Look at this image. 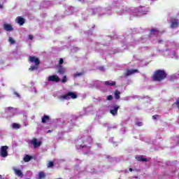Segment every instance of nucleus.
I'll return each mask as SVG.
<instances>
[{
  "label": "nucleus",
  "instance_id": "35",
  "mask_svg": "<svg viewBox=\"0 0 179 179\" xmlns=\"http://www.w3.org/2000/svg\"><path fill=\"white\" fill-rule=\"evenodd\" d=\"M125 13H127V10H120V11L118 13L119 15H124V14H125Z\"/></svg>",
  "mask_w": 179,
  "mask_h": 179
},
{
  "label": "nucleus",
  "instance_id": "26",
  "mask_svg": "<svg viewBox=\"0 0 179 179\" xmlns=\"http://www.w3.org/2000/svg\"><path fill=\"white\" fill-rule=\"evenodd\" d=\"M29 160H31V157L29 155H25L24 157V162L27 163Z\"/></svg>",
  "mask_w": 179,
  "mask_h": 179
},
{
  "label": "nucleus",
  "instance_id": "47",
  "mask_svg": "<svg viewBox=\"0 0 179 179\" xmlns=\"http://www.w3.org/2000/svg\"><path fill=\"white\" fill-rule=\"evenodd\" d=\"M50 132H52L51 130L48 131V133L50 134Z\"/></svg>",
  "mask_w": 179,
  "mask_h": 179
},
{
  "label": "nucleus",
  "instance_id": "8",
  "mask_svg": "<svg viewBox=\"0 0 179 179\" xmlns=\"http://www.w3.org/2000/svg\"><path fill=\"white\" fill-rule=\"evenodd\" d=\"M179 22L178 20L176 18L171 19V29H177L178 27Z\"/></svg>",
  "mask_w": 179,
  "mask_h": 179
},
{
  "label": "nucleus",
  "instance_id": "7",
  "mask_svg": "<svg viewBox=\"0 0 179 179\" xmlns=\"http://www.w3.org/2000/svg\"><path fill=\"white\" fill-rule=\"evenodd\" d=\"M0 155L1 156V157H7L8 146H6V145L1 146V150H0Z\"/></svg>",
  "mask_w": 179,
  "mask_h": 179
},
{
  "label": "nucleus",
  "instance_id": "38",
  "mask_svg": "<svg viewBox=\"0 0 179 179\" xmlns=\"http://www.w3.org/2000/svg\"><path fill=\"white\" fill-rule=\"evenodd\" d=\"M107 100H113V96L112 95H108L107 96Z\"/></svg>",
  "mask_w": 179,
  "mask_h": 179
},
{
  "label": "nucleus",
  "instance_id": "42",
  "mask_svg": "<svg viewBox=\"0 0 179 179\" xmlns=\"http://www.w3.org/2000/svg\"><path fill=\"white\" fill-rule=\"evenodd\" d=\"M29 40H31L33 38V35H29Z\"/></svg>",
  "mask_w": 179,
  "mask_h": 179
},
{
  "label": "nucleus",
  "instance_id": "52",
  "mask_svg": "<svg viewBox=\"0 0 179 179\" xmlns=\"http://www.w3.org/2000/svg\"><path fill=\"white\" fill-rule=\"evenodd\" d=\"M159 52H160V50H159Z\"/></svg>",
  "mask_w": 179,
  "mask_h": 179
},
{
  "label": "nucleus",
  "instance_id": "20",
  "mask_svg": "<svg viewBox=\"0 0 179 179\" xmlns=\"http://www.w3.org/2000/svg\"><path fill=\"white\" fill-rule=\"evenodd\" d=\"M104 83L106 86H115V81H106Z\"/></svg>",
  "mask_w": 179,
  "mask_h": 179
},
{
  "label": "nucleus",
  "instance_id": "51",
  "mask_svg": "<svg viewBox=\"0 0 179 179\" xmlns=\"http://www.w3.org/2000/svg\"><path fill=\"white\" fill-rule=\"evenodd\" d=\"M159 31H158V34H159Z\"/></svg>",
  "mask_w": 179,
  "mask_h": 179
},
{
  "label": "nucleus",
  "instance_id": "50",
  "mask_svg": "<svg viewBox=\"0 0 179 179\" xmlns=\"http://www.w3.org/2000/svg\"><path fill=\"white\" fill-rule=\"evenodd\" d=\"M71 13H72V11L71 13H69V15H71Z\"/></svg>",
  "mask_w": 179,
  "mask_h": 179
},
{
  "label": "nucleus",
  "instance_id": "27",
  "mask_svg": "<svg viewBox=\"0 0 179 179\" xmlns=\"http://www.w3.org/2000/svg\"><path fill=\"white\" fill-rule=\"evenodd\" d=\"M152 80L155 82L157 80V71H155L154 75L152 76Z\"/></svg>",
  "mask_w": 179,
  "mask_h": 179
},
{
  "label": "nucleus",
  "instance_id": "2",
  "mask_svg": "<svg viewBox=\"0 0 179 179\" xmlns=\"http://www.w3.org/2000/svg\"><path fill=\"white\" fill-rule=\"evenodd\" d=\"M29 62H32V64H35V66H31L29 71H36L38 69V65H40V60L38 58L36 57H29Z\"/></svg>",
  "mask_w": 179,
  "mask_h": 179
},
{
  "label": "nucleus",
  "instance_id": "49",
  "mask_svg": "<svg viewBox=\"0 0 179 179\" xmlns=\"http://www.w3.org/2000/svg\"><path fill=\"white\" fill-rule=\"evenodd\" d=\"M1 8H2V5L0 4V9H1Z\"/></svg>",
  "mask_w": 179,
  "mask_h": 179
},
{
  "label": "nucleus",
  "instance_id": "30",
  "mask_svg": "<svg viewBox=\"0 0 179 179\" xmlns=\"http://www.w3.org/2000/svg\"><path fill=\"white\" fill-rule=\"evenodd\" d=\"M59 73H65V69L63 68L62 66H60L59 68Z\"/></svg>",
  "mask_w": 179,
  "mask_h": 179
},
{
  "label": "nucleus",
  "instance_id": "28",
  "mask_svg": "<svg viewBox=\"0 0 179 179\" xmlns=\"http://www.w3.org/2000/svg\"><path fill=\"white\" fill-rule=\"evenodd\" d=\"M44 177H45V173L44 172H39L38 179L44 178Z\"/></svg>",
  "mask_w": 179,
  "mask_h": 179
},
{
  "label": "nucleus",
  "instance_id": "34",
  "mask_svg": "<svg viewBox=\"0 0 179 179\" xmlns=\"http://www.w3.org/2000/svg\"><path fill=\"white\" fill-rule=\"evenodd\" d=\"M52 166H54V162H50L48 164V168L52 167Z\"/></svg>",
  "mask_w": 179,
  "mask_h": 179
},
{
  "label": "nucleus",
  "instance_id": "4",
  "mask_svg": "<svg viewBox=\"0 0 179 179\" xmlns=\"http://www.w3.org/2000/svg\"><path fill=\"white\" fill-rule=\"evenodd\" d=\"M164 55L168 57V58H173L174 59H178V56L175 51L166 50L164 52Z\"/></svg>",
  "mask_w": 179,
  "mask_h": 179
},
{
  "label": "nucleus",
  "instance_id": "37",
  "mask_svg": "<svg viewBox=\"0 0 179 179\" xmlns=\"http://www.w3.org/2000/svg\"><path fill=\"white\" fill-rule=\"evenodd\" d=\"M59 65H62V64H64V59H60L59 61Z\"/></svg>",
  "mask_w": 179,
  "mask_h": 179
},
{
  "label": "nucleus",
  "instance_id": "41",
  "mask_svg": "<svg viewBox=\"0 0 179 179\" xmlns=\"http://www.w3.org/2000/svg\"><path fill=\"white\" fill-rule=\"evenodd\" d=\"M90 108H87L86 109H85V114H87V112L89 111V109H90Z\"/></svg>",
  "mask_w": 179,
  "mask_h": 179
},
{
  "label": "nucleus",
  "instance_id": "39",
  "mask_svg": "<svg viewBox=\"0 0 179 179\" xmlns=\"http://www.w3.org/2000/svg\"><path fill=\"white\" fill-rule=\"evenodd\" d=\"M14 94L16 95V97H20V95L16 92H14Z\"/></svg>",
  "mask_w": 179,
  "mask_h": 179
},
{
  "label": "nucleus",
  "instance_id": "44",
  "mask_svg": "<svg viewBox=\"0 0 179 179\" xmlns=\"http://www.w3.org/2000/svg\"><path fill=\"white\" fill-rule=\"evenodd\" d=\"M69 9H70V10H73V7L71 6V7L69 8Z\"/></svg>",
  "mask_w": 179,
  "mask_h": 179
},
{
  "label": "nucleus",
  "instance_id": "12",
  "mask_svg": "<svg viewBox=\"0 0 179 179\" xmlns=\"http://www.w3.org/2000/svg\"><path fill=\"white\" fill-rule=\"evenodd\" d=\"M73 128V123L72 122H68L64 126V129H66V132H71Z\"/></svg>",
  "mask_w": 179,
  "mask_h": 179
},
{
  "label": "nucleus",
  "instance_id": "24",
  "mask_svg": "<svg viewBox=\"0 0 179 179\" xmlns=\"http://www.w3.org/2000/svg\"><path fill=\"white\" fill-rule=\"evenodd\" d=\"M121 94V92H120V91L116 90L115 92V99H116V100H118V99H120V95Z\"/></svg>",
  "mask_w": 179,
  "mask_h": 179
},
{
  "label": "nucleus",
  "instance_id": "21",
  "mask_svg": "<svg viewBox=\"0 0 179 179\" xmlns=\"http://www.w3.org/2000/svg\"><path fill=\"white\" fill-rule=\"evenodd\" d=\"M14 171H15V174H16V176H18V177H22V176H23V173L20 170L15 169Z\"/></svg>",
  "mask_w": 179,
  "mask_h": 179
},
{
  "label": "nucleus",
  "instance_id": "5",
  "mask_svg": "<svg viewBox=\"0 0 179 179\" xmlns=\"http://www.w3.org/2000/svg\"><path fill=\"white\" fill-rule=\"evenodd\" d=\"M29 143L34 146V149H37V148H40L41 146V141L38 139L34 138L29 141Z\"/></svg>",
  "mask_w": 179,
  "mask_h": 179
},
{
  "label": "nucleus",
  "instance_id": "9",
  "mask_svg": "<svg viewBox=\"0 0 179 179\" xmlns=\"http://www.w3.org/2000/svg\"><path fill=\"white\" fill-rule=\"evenodd\" d=\"M118 108H120L118 105L112 106L110 110V114H112V115H117V114H118Z\"/></svg>",
  "mask_w": 179,
  "mask_h": 179
},
{
  "label": "nucleus",
  "instance_id": "45",
  "mask_svg": "<svg viewBox=\"0 0 179 179\" xmlns=\"http://www.w3.org/2000/svg\"><path fill=\"white\" fill-rule=\"evenodd\" d=\"M129 170V171H134V169H132V168H130Z\"/></svg>",
  "mask_w": 179,
  "mask_h": 179
},
{
  "label": "nucleus",
  "instance_id": "10",
  "mask_svg": "<svg viewBox=\"0 0 179 179\" xmlns=\"http://www.w3.org/2000/svg\"><path fill=\"white\" fill-rule=\"evenodd\" d=\"M48 82H55L56 83H57V82H59V80H61V79L59 78V77H58V76L53 75V76H49L48 78Z\"/></svg>",
  "mask_w": 179,
  "mask_h": 179
},
{
  "label": "nucleus",
  "instance_id": "1",
  "mask_svg": "<svg viewBox=\"0 0 179 179\" xmlns=\"http://www.w3.org/2000/svg\"><path fill=\"white\" fill-rule=\"evenodd\" d=\"M92 142V137L87 134H85L76 140V146L77 149H84L83 150L85 149L87 151L84 152L85 155H89V148H90Z\"/></svg>",
  "mask_w": 179,
  "mask_h": 179
},
{
  "label": "nucleus",
  "instance_id": "32",
  "mask_svg": "<svg viewBox=\"0 0 179 179\" xmlns=\"http://www.w3.org/2000/svg\"><path fill=\"white\" fill-rule=\"evenodd\" d=\"M68 80L66 76H64L62 80V83H66V82Z\"/></svg>",
  "mask_w": 179,
  "mask_h": 179
},
{
  "label": "nucleus",
  "instance_id": "18",
  "mask_svg": "<svg viewBox=\"0 0 179 179\" xmlns=\"http://www.w3.org/2000/svg\"><path fill=\"white\" fill-rule=\"evenodd\" d=\"M136 159L138 162H148V159L146 157H143V155H140L138 157H136Z\"/></svg>",
  "mask_w": 179,
  "mask_h": 179
},
{
  "label": "nucleus",
  "instance_id": "11",
  "mask_svg": "<svg viewBox=\"0 0 179 179\" xmlns=\"http://www.w3.org/2000/svg\"><path fill=\"white\" fill-rule=\"evenodd\" d=\"M136 10L141 13V15H146L149 12V8L148 7H139Z\"/></svg>",
  "mask_w": 179,
  "mask_h": 179
},
{
  "label": "nucleus",
  "instance_id": "46",
  "mask_svg": "<svg viewBox=\"0 0 179 179\" xmlns=\"http://www.w3.org/2000/svg\"><path fill=\"white\" fill-rule=\"evenodd\" d=\"M159 44L162 43V40L158 41Z\"/></svg>",
  "mask_w": 179,
  "mask_h": 179
},
{
  "label": "nucleus",
  "instance_id": "23",
  "mask_svg": "<svg viewBox=\"0 0 179 179\" xmlns=\"http://www.w3.org/2000/svg\"><path fill=\"white\" fill-rule=\"evenodd\" d=\"M157 33V31H156V29H151L150 33V37H153V36H155Z\"/></svg>",
  "mask_w": 179,
  "mask_h": 179
},
{
  "label": "nucleus",
  "instance_id": "6",
  "mask_svg": "<svg viewBox=\"0 0 179 179\" xmlns=\"http://www.w3.org/2000/svg\"><path fill=\"white\" fill-rule=\"evenodd\" d=\"M166 76H167V74L164 71L157 70V82H160V80L166 79Z\"/></svg>",
  "mask_w": 179,
  "mask_h": 179
},
{
  "label": "nucleus",
  "instance_id": "25",
  "mask_svg": "<svg viewBox=\"0 0 179 179\" xmlns=\"http://www.w3.org/2000/svg\"><path fill=\"white\" fill-rule=\"evenodd\" d=\"M83 75V72H76L73 74L74 78H79V76H82Z\"/></svg>",
  "mask_w": 179,
  "mask_h": 179
},
{
  "label": "nucleus",
  "instance_id": "22",
  "mask_svg": "<svg viewBox=\"0 0 179 179\" xmlns=\"http://www.w3.org/2000/svg\"><path fill=\"white\" fill-rule=\"evenodd\" d=\"M11 127H12L13 129H20V124H19L17 123H13L11 124Z\"/></svg>",
  "mask_w": 179,
  "mask_h": 179
},
{
  "label": "nucleus",
  "instance_id": "17",
  "mask_svg": "<svg viewBox=\"0 0 179 179\" xmlns=\"http://www.w3.org/2000/svg\"><path fill=\"white\" fill-rule=\"evenodd\" d=\"M136 72H138L137 69H130V70H127L125 76H130V75H134V73H136Z\"/></svg>",
  "mask_w": 179,
  "mask_h": 179
},
{
  "label": "nucleus",
  "instance_id": "48",
  "mask_svg": "<svg viewBox=\"0 0 179 179\" xmlns=\"http://www.w3.org/2000/svg\"><path fill=\"white\" fill-rule=\"evenodd\" d=\"M2 178V175H0V179Z\"/></svg>",
  "mask_w": 179,
  "mask_h": 179
},
{
  "label": "nucleus",
  "instance_id": "36",
  "mask_svg": "<svg viewBox=\"0 0 179 179\" xmlns=\"http://www.w3.org/2000/svg\"><path fill=\"white\" fill-rule=\"evenodd\" d=\"M136 125H137L138 127H142V125H143V123H142V122H139L136 123Z\"/></svg>",
  "mask_w": 179,
  "mask_h": 179
},
{
  "label": "nucleus",
  "instance_id": "3",
  "mask_svg": "<svg viewBox=\"0 0 179 179\" xmlns=\"http://www.w3.org/2000/svg\"><path fill=\"white\" fill-rule=\"evenodd\" d=\"M78 95L75 92H69L65 95L59 96V100L64 101V100H69V99H76Z\"/></svg>",
  "mask_w": 179,
  "mask_h": 179
},
{
  "label": "nucleus",
  "instance_id": "19",
  "mask_svg": "<svg viewBox=\"0 0 179 179\" xmlns=\"http://www.w3.org/2000/svg\"><path fill=\"white\" fill-rule=\"evenodd\" d=\"M48 121H50V116L44 115V117H42L43 124H45V122H48Z\"/></svg>",
  "mask_w": 179,
  "mask_h": 179
},
{
  "label": "nucleus",
  "instance_id": "14",
  "mask_svg": "<svg viewBox=\"0 0 179 179\" xmlns=\"http://www.w3.org/2000/svg\"><path fill=\"white\" fill-rule=\"evenodd\" d=\"M3 29L6 31H12L13 30V27L10 24H4Z\"/></svg>",
  "mask_w": 179,
  "mask_h": 179
},
{
  "label": "nucleus",
  "instance_id": "16",
  "mask_svg": "<svg viewBox=\"0 0 179 179\" xmlns=\"http://www.w3.org/2000/svg\"><path fill=\"white\" fill-rule=\"evenodd\" d=\"M6 113H11V114H13V115H14L15 113H16V109L14 108L13 107H8V108H6Z\"/></svg>",
  "mask_w": 179,
  "mask_h": 179
},
{
  "label": "nucleus",
  "instance_id": "31",
  "mask_svg": "<svg viewBox=\"0 0 179 179\" xmlns=\"http://www.w3.org/2000/svg\"><path fill=\"white\" fill-rule=\"evenodd\" d=\"M8 41L10 43V44H15V40L12 37H9Z\"/></svg>",
  "mask_w": 179,
  "mask_h": 179
},
{
  "label": "nucleus",
  "instance_id": "33",
  "mask_svg": "<svg viewBox=\"0 0 179 179\" xmlns=\"http://www.w3.org/2000/svg\"><path fill=\"white\" fill-rule=\"evenodd\" d=\"M48 3H49L48 1H44V2L42 3V6H43V8H47V6H45V5H47V4H48Z\"/></svg>",
  "mask_w": 179,
  "mask_h": 179
},
{
  "label": "nucleus",
  "instance_id": "40",
  "mask_svg": "<svg viewBox=\"0 0 179 179\" xmlns=\"http://www.w3.org/2000/svg\"><path fill=\"white\" fill-rule=\"evenodd\" d=\"M153 120H157V115H155L152 116Z\"/></svg>",
  "mask_w": 179,
  "mask_h": 179
},
{
  "label": "nucleus",
  "instance_id": "29",
  "mask_svg": "<svg viewBox=\"0 0 179 179\" xmlns=\"http://www.w3.org/2000/svg\"><path fill=\"white\" fill-rule=\"evenodd\" d=\"M179 76H176V75H173L171 76L170 78V80H174L176 79H178Z\"/></svg>",
  "mask_w": 179,
  "mask_h": 179
},
{
  "label": "nucleus",
  "instance_id": "15",
  "mask_svg": "<svg viewBox=\"0 0 179 179\" xmlns=\"http://www.w3.org/2000/svg\"><path fill=\"white\" fill-rule=\"evenodd\" d=\"M15 22H17V23L18 24H20V26L24 24V22H25V20L24 18L22 17H17L15 20Z\"/></svg>",
  "mask_w": 179,
  "mask_h": 179
},
{
  "label": "nucleus",
  "instance_id": "43",
  "mask_svg": "<svg viewBox=\"0 0 179 179\" xmlns=\"http://www.w3.org/2000/svg\"><path fill=\"white\" fill-rule=\"evenodd\" d=\"M114 138H110V140H109V142H110V143H113V140Z\"/></svg>",
  "mask_w": 179,
  "mask_h": 179
},
{
  "label": "nucleus",
  "instance_id": "13",
  "mask_svg": "<svg viewBox=\"0 0 179 179\" xmlns=\"http://www.w3.org/2000/svg\"><path fill=\"white\" fill-rule=\"evenodd\" d=\"M84 171H87V173H91L92 174H93V173H94V169L92 168V166H90V165H87V166H85L84 168ZM84 171H80L82 172Z\"/></svg>",
  "mask_w": 179,
  "mask_h": 179
}]
</instances>
